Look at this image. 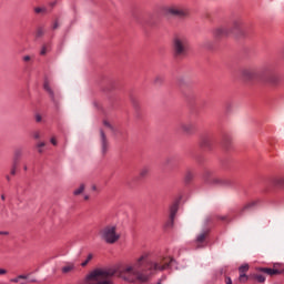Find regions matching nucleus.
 <instances>
[{"label": "nucleus", "instance_id": "obj_14", "mask_svg": "<svg viewBox=\"0 0 284 284\" xmlns=\"http://www.w3.org/2000/svg\"><path fill=\"white\" fill-rule=\"evenodd\" d=\"M45 34V29L43 27H38L36 31L37 39H41Z\"/></svg>", "mask_w": 284, "mask_h": 284}, {"label": "nucleus", "instance_id": "obj_5", "mask_svg": "<svg viewBox=\"0 0 284 284\" xmlns=\"http://www.w3.org/2000/svg\"><path fill=\"white\" fill-rule=\"evenodd\" d=\"M100 234L103 241L109 243V245H114V243L121 239V235L116 233V226H106L100 232Z\"/></svg>", "mask_w": 284, "mask_h": 284}, {"label": "nucleus", "instance_id": "obj_29", "mask_svg": "<svg viewBox=\"0 0 284 284\" xmlns=\"http://www.w3.org/2000/svg\"><path fill=\"white\" fill-rule=\"evenodd\" d=\"M33 139H36V141H39V139H41V133H39V131H36L32 133Z\"/></svg>", "mask_w": 284, "mask_h": 284}, {"label": "nucleus", "instance_id": "obj_51", "mask_svg": "<svg viewBox=\"0 0 284 284\" xmlns=\"http://www.w3.org/2000/svg\"><path fill=\"white\" fill-rule=\"evenodd\" d=\"M156 284H161V282H158Z\"/></svg>", "mask_w": 284, "mask_h": 284}, {"label": "nucleus", "instance_id": "obj_23", "mask_svg": "<svg viewBox=\"0 0 284 284\" xmlns=\"http://www.w3.org/2000/svg\"><path fill=\"white\" fill-rule=\"evenodd\" d=\"M102 154H105L108 150H110V145L108 143H103L101 145Z\"/></svg>", "mask_w": 284, "mask_h": 284}, {"label": "nucleus", "instance_id": "obj_19", "mask_svg": "<svg viewBox=\"0 0 284 284\" xmlns=\"http://www.w3.org/2000/svg\"><path fill=\"white\" fill-rule=\"evenodd\" d=\"M207 236V232H203L201 233L197 237H196V243H203L205 241V237Z\"/></svg>", "mask_w": 284, "mask_h": 284}, {"label": "nucleus", "instance_id": "obj_10", "mask_svg": "<svg viewBox=\"0 0 284 284\" xmlns=\"http://www.w3.org/2000/svg\"><path fill=\"white\" fill-rule=\"evenodd\" d=\"M43 89L45 90V92H48L51 101H55L54 99V91L52 90V88L50 87V80L49 79H45L44 80V83H43Z\"/></svg>", "mask_w": 284, "mask_h": 284}, {"label": "nucleus", "instance_id": "obj_28", "mask_svg": "<svg viewBox=\"0 0 284 284\" xmlns=\"http://www.w3.org/2000/svg\"><path fill=\"white\" fill-rule=\"evenodd\" d=\"M100 136H101V142L105 143L108 140L105 139V132L103 130H100Z\"/></svg>", "mask_w": 284, "mask_h": 284}, {"label": "nucleus", "instance_id": "obj_47", "mask_svg": "<svg viewBox=\"0 0 284 284\" xmlns=\"http://www.w3.org/2000/svg\"><path fill=\"white\" fill-rule=\"evenodd\" d=\"M88 199H90V196L85 195V196H84V200L88 201Z\"/></svg>", "mask_w": 284, "mask_h": 284}, {"label": "nucleus", "instance_id": "obj_50", "mask_svg": "<svg viewBox=\"0 0 284 284\" xmlns=\"http://www.w3.org/2000/svg\"><path fill=\"white\" fill-rule=\"evenodd\" d=\"M227 141H234L233 139H229Z\"/></svg>", "mask_w": 284, "mask_h": 284}, {"label": "nucleus", "instance_id": "obj_35", "mask_svg": "<svg viewBox=\"0 0 284 284\" xmlns=\"http://www.w3.org/2000/svg\"><path fill=\"white\" fill-rule=\"evenodd\" d=\"M201 139L204 142L211 141L210 135H202Z\"/></svg>", "mask_w": 284, "mask_h": 284}, {"label": "nucleus", "instance_id": "obj_40", "mask_svg": "<svg viewBox=\"0 0 284 284\" xmlns=\"http://www.w3.org/2000/svg\"><path fill=\"white\" fill-rule=\"evenodd\" d=\"M225 283H226V284H232V278L226 277V278H225Z\"/></svg>", "mask_w": 284, "mask_h": 284}, {"label": "nucleus", "instance_id": "obj_41", "mask_svg": "<svg viewBox=\"0 0 284 284\" xmlns=\"http://www.w3.org/2000/svg\"><path fill=\"white\" fill-rule=\"evenodd\" d=\"M50 143H57V138H51Z\"/></svg>", "mask_w": 284, "mask_h": 284}, {"label": "nucleus", "instance_id": "obj_30", "mask_svg": "<svg viewBox=\"0 0 284 284\" xmlns=\"http://www.w3.org/2000/svg\"><path fill=\"white\" fill-rule=\"evenodd\" d=\"M45 148V143H40V144H38L37 145V150H38V152H43V149Z\"/></svg>", "mask_w": 284, "mask_h": 284}, {"label": "nucleus", "instance_id": "obj_9", "mask_svg": "<svg viewBox=\"0 0 284 284\" xmlns=\"http://www.w3.org/2000/svg\"><path fill=\"white\" fill-rule=\"evenodd\" d=\"M182 132H184V134H195L196 133V124L192 123V122H187V123H181L180 125Z\"/></svg>", "mask_w": 284, "mask_h": 284}, {"label": "nucleus", "instance_id": "obj_38", "mask_svg": "<svg viewBox=\"0 0 284 284\" xmlns=\"http://www.w3.org/2000/svg\"><path fill=\"white\" fill-rule=\"evenodd\" d=\"M103 124L105 125V128H109V130H112V124H110V122L104 120Z\"/></svg>", "mask_w": 284, "mask_h": 284}, {"label": "nucleus", "instance_id": "obj_18", "mask_svg": "<svg viewBox=\"0 0 284 284\" xmlns=\"http://www.w3.org/2000/svg\"><path fill=\"white\" fill-rule=\"evenodd\" d=\"M254 278H255V281H257V283H265V277H264V275L261 274V273H256V274L254 275Z\"/></svg>", "mask_w": 284, "mask_h": 284}, {"label": "nucleus", "instance_id": "obj_37", "mask_svg": "<svg viewBox=\"0 0 284 284\" xmlns=\"http://www.w3.org/2000/svg\"><path fill=\"white\" fill-rule=\"evenodd\" d=\"M31 57L30 55H24L23 58H22V60L26 62V63H28V61H31Z\"/></svg>", "mask_w": 284, "mask_h": 284}, {"label": "nucleus", "instance_id": "obj_20", "mask_svg": "<svg viewBox=\"0 0 284 284\" xmlns=\"http://www.w3.org/2000/svg\"><path fill=\"white\" fill-rule=\"evenodd\" d=\"M94 258V255L90 253L84 262L81 263L82 267H85L91 260Z\"/></svg>", "mask_w": 284, "mask_h": 284}, {"label": "nucleus", "instance_id": "obj_34", "mask_svg": "<svg viewBox=\"0 0 284 284\" xmlns=\"http://www.w3.org/2000/svg\"><path fill=\"white\" fill-rule=\"evenodd\" d=\"M6 274H8V270L0 268V276H6Z\"/></svg>", "mask_w": 284, "mask_h": 284}, {"label": "nucleus", "instance_id": "obj_27", "mask_svg": "<svg viewBox=\"0 0 284 284\" xmlns=\"http://www.w3.org/2000/svg\"><path fill=\"white\" fill-rule=\"evenodd\" d=\"M278 275L284 274V264H277Z\"/></svg>", "mask_w": 284, "mask_h": 284}, {"label": "nucleus", "instance_id": "obj_26", "mask_svg": "<svg viewBox=\"0 0 284 284\" xmlns=\"http://www.w3.org/2000/svg\"><path fill=\"white\" fill-rule=\"evenodd\" d=\"M36 14H41V12H45V8L37 7L34 8Z\"/></svg>", "mask_w": 284, "mask_h": 284}, {"label": "nucleus", "instance_id": "obj_42", "mask_svg": "<svg viewBox=\"0 0 284 284\" xmlns=\"http://www.w3.org/2000/svg\"><path fill=\"white\" fill-rule=\"evenodd\" d=\"M20 155H21V152H20V151H17V152H16V159H19Z\"/></svg>", "mask_w": 284, "mask_h": 284}, {"label": "nucleus", "instance_id": "obj_21", "mask_svg": "<svg viewBox=\"0 0 284 284\" xmlns=\"http://www.w3.org/2000/svg\"><path fill=\"white\" fill-rule=\"evenodd\" d=\"M254 205H256V202H251V203L244 205V207L241 210V214H243V212H245V210H250V207H254Z\"/></svg>", "mask_w": 284, "mask_h": 284}, {"label": "nucleus", "instance_id": "obj_7", "mask_svg": "<svg viewBox=\"0 0 284 284\" xmlns=\"http://www.w3.org/2000/svg\"><path fill=\"white\" fill-rule=\"evenodd\" d=\"M10 283L28 284V283H37V280L30 278V274H22V275H18L14 278H11Z\"/></svg>", "mask_w": 284, "mask_h": 284}, {"label": "nucleus", "instance_id": "obj_8", "mask_svg": "<svg viewBox=\"0 0 284 284\" xmlns=\"http://www.w3.org/2000/svg\"><path fill=\"white\" fill-rule=\"evenodd\" d=\"M256 272L266 274V276H278V264H274L273 268L270 267H257Z\"/></svg>", "mask_w": 284, "mask_h": 284}, {"label": "nucleus", "instance_id": "obj_33", "mask_svg": "<svg viewBox=\"0 0 284 284\" xmlns=\"http://www.w3.org/2000/svg\"><path fill=\"white\" fill-rule=\"evenodd\" d=\"M42 116H41V114H36V121H37V123H41V121H42Z\"/></svg>", "mask_w": 284, "mask_h": 284}, {"label": "nucleus", "instance_id": "obj_22", "mask_svg": "<svg viewBox=\"0 0 284 284\" xmlns=\"http://www.w3.org/2000/svg\"><path fill=\"white\" fill-rule=\"evenodd\" d=\"M192 179H194V173H192V172H187L186 174H185V181H186V183H190V181H192Z\"/></svg>", "mask_w": 284, "mask_h": 284}, {"label": "nucleus", "instance_id": "obj_13", "mask_svg": "<svg viewBox=\"0 0 284 284\" xmlns=\"http://www.w3.org/2000/svg\"><path fill=\"white\" fill-rule=\"evenodd\" d=\"M148 174H150V168L149 166H144L140 170V178L141 179H145V176H148Z\"/></svg>", "mask_w": 284, "mask_h": 284}, {"label": "nucleus", "instance_id": "obj_43", "mask_svg": "<svg viewBox=\"0 0 284 284\" xmlns=\"http://www.w3.org/2000/svg\"><path fill=\"white\" fill-rule=\"evenodd\" d=\"M220 219H221V221H227V216H222Z\"/></svg>", "mask_w": 284, "mask_h": 284}, {"label": "nucleus", "instance_id": "obj_6", "mask_svg": "<svg viewBox=\"0 0 284 284\" xmlns=\"http://www.w3.org/2000/svg\"><path fill=\"white\" fill-rule=\"evenodd\" d=\"M160 12L164 16L171 14V17H187V10L179 7H162Z\"/></svg>", "mask_w": 284, "mask_h": 284}, {"label": "nucleus", "instance_id": "obj_31", "mask_svg": "<svg viewBox=\"0 0 284 284\" xmlns=\"http://www.w3.org/2000/svg\"><path fill=\"white\" fill-rule=\"evenodd\" d=\"M51 28H52V30H58V28H59V20H55Z\"/></svg>", "mask_w": 284, "mask_h": 284}, {"label": "nucleus", "instance_id": "obj_32", "mask_svg": "<svg viewBox=\"0 0 284 284\" xmlns=\"http://www.w3.org/2000/svg\"><path fill=\"white\" fill-rule=\"evenodd\" d=\"M276 185H284V178H280L276 180Z\"/></svg>", "mask_w": 284, "mask_h": 284}, {"label": "nucleus", "instance_id": "obj_3", "mask_svg": "<svg viewBox=\"0 0 284 284\" xmlns=\"http://www.w3.org/2000/svg\"><path fill=\"white\" fill-rule=\"evenodd\" d=\"M233 34L239 39L245 38L250 36V31L247 27L243 26V21L235 20L232 24V28H217L213 31V36L215 39H225V37H230Z\"/></svg>", "mask_w": 284, "mask_h": 284}, {"label": "nucleus", "instance_id": "obj_46", "mask_svg": "<svg viewBox=\"0 0 284 284\" xmlns=\"http://www.w3.org/2000/svg\"><path fill=\"white\" fill-rule=\"evenodd\" d=\"M1 199H2V201H6V195L2 194V195H1Z\"/></svg>", "mask_w": 284, "mask_h": 284}, {"label": "nucleus", "instance_id": "obj_39", "mask_svg": "<svg viewBox=\"0 0 284 284\" xmlns=\"http://www.w3.org/2000/svg\"><path fill=\"white\" fill-rule=\"evenodd\" d=\"M8 234H10V232H8V231H0V235L1 236H8Z\"/></svg>", "mask_w": 284, "mask_h": 284}, {"label": "nucleus", "instance_id": "obj_11", "mask_svg": "<svg viewBox=\"0 0 284 284\" xmlns=\"http://www.w3.org/2000/svg\"><path fill=\"white\" fill-rule=\"evenodd\" d=\"M176 212H179V204H173L171 207H170V223L169 225H174V219L176 216Z\"/></svg>", "mask_w": 284, "mask_h": 284}, {"label": "nucleus", "instance_id": "obj_25", "mask_svg": "<svg viewBox=\"0 0 284 284\" xmlns=\"http://www.w3.org/2000/svg\"><path fill=\"white\" fill-rule=\"evenodd\" d=\"M40 54L42 55V57H45V54H48V45H42V48H41V51H40Z\"/></svg>", "mask_w": 284, "mask_h": 284}, {"label": "nucleus", "instance_id": "obj_49", "mask_svg": "<svg viewBox=\"0 0 284 284\" xmlns=\"http://www.w3.org/2000/svg\"><path fill=\"white\" fill-rule=\"evenodd\" d=\"M206 223H210V219H206Z\"/></svg>", "mask_w": 284, "mask_h": 284}, {"label": "nucleus", "instance_id": "obj_15", "mask_svg": "<svg viewBox=\"0 0 284 284\" xmlns=\"http://www.w3.org/2000/svg\"><path fill=\"white\" fill-rule=\"evenodd\" d=\"M165 81V78L163 75H156L153 80L154 85H161Z\"/></svg>", "mask_w": 284, "mask_h": 284}, {"label": "nucleus", "instance_id": "obj_17", "mask_svg": "<svg viewBox=\"0 0 284 284\" xmlns=\"http://www.w3.org/2000/svg\"><path fill=\"white\" fill-rule=\"evenodd\" d=\"M248 271H250V265L248 264H244V265L239 267L240 274H246V272H248Z\"/></svg>", "mask_w": 284, "mask_h": 284}, {"label": "nucleus", "instance_id": "obj_2", "mask_svg": "<svg viewBox=\"0 0 284 284\" xmlns=\"http://www.w3.org/2000/svg\"><path fill=\"white\" fill-rule=\"evenodd\" d=\"M242 77L245 81H260V83H265L272 88H276V85L281 83V78H278L272 64L262 67L258 71H254V69H243Z\"/></svg>", "mask_w": 284, "mask_h": 284}, {"label": "nucleus", "instance_id": "obj_24", "mask_svg": "<svg viewBox=\"0 0 284 284\" xmlns=\"http://www.w3.org/2000/svg\"><path fill=\"white\" fill-rule=\"evenodd\" d=\"M240 282L241 283H246L247 281V275L245 273H240Z\"/></svg>", "mask_w": 284, "mask_h": 284}, {"label": "nucleus", "instance_id": "obj_1", "mask_svg": "<svg viewBox=\"0 0 284 284\" xmlns=\"http://www.w3.org/2000/svg\"><path fill=\"white\" fill-rule=\"evenodd\" d=\"M174 258L170 256L159 257L156 261L150 260L148 253L142 254L132 264H126L119 272L120 278L126 283H148L154 272L168 270Z\"/></svg>", "mask_w": 284, "mask_h": 284}, {"label": "nucleus", "instance_id": "obj_36", "mask_svg": "<svg viewBox=\"0 0 284 284\" xmlns=\"http://www.w3.org/2000/svg\"><path fill=\"white\" fill-rule=\"evenodd\" d=\"M16 174H17V164H14L11 170V175L14 176Z\"/></svg>", "mask_w": 284, "mask_h": 284}, {"label": "nucleus", "instance_id": "obj_16", "mask_svg": "<svg viewBox=\"0 0 284 284\" xmlns=\"http://www.w3.org/2000/svg\"><path fill=\"white\" fill-rule=\"evenodd\" d=\"M83 190H85V185L81 184L77 190L73 191L74 196H79V194H83Z\"/></svg>", "mask_w": 284, "mask_h": 284}, {"label": "nucleus", "instance_id": "obj_44", "mask_svg": "<svg viewBox=\"0 0 284 284\" xmlns=\"http://www.w3.org/2000/svg\"><path fill=\"white\" fill-rule=\"evenodd\" d=\"M179 85H183V80L182 79L179 80Z\"/></svg>", "mask_w": 284, "mask_h": 284}, {"label": "nucleus", "instance_id": "obj_48", "mask_svg": "<svg viewBox=\"0 0 284 284\" xmlns=\"http://www.w3.org/2000/svg\"><path fill=\"white\" fill-rule=\"evenodd\" d=\"M7 181H10V176H7Z\"/></svg>", "mask_w": 284, "mask_h": 284}, {"label": "nucleus", "instance_id": "obj_4", "mask_svg": "<svg viewBox=\"0 0 284 284\" xmlns=\"http://www.w3.org/2000/svg\"><path fill=\"white\" fill-rule=\"evenodd\" d=\"M172 48L175 59H185L190 52V40L185 36H176L173 38Z\"/></svg>", "mask_w": 284, "mask_h": 284}, {"label": "nucleus", "instance_id": "obj_12", "mask_svg": "<svg viewBox=\"0 0 284 284\" xmlns=\"http://www.w3.org/2000/svg\"><path fill=\"white\" fill-rule=\"evenodd\" d=\"M70 272H74V264H67L62 267V274H70Z\"/></svg>", "mask_w": 284, "mask_h": 284}, {"label": "nucleus", "instance_id": "obj_45", "mask_svg": "<svg viewBox=\"0 0 284 284\" xmlns=\"http://www.w3.org/2000/svg\"><path fill=\"white\" fill-rule=\"evenodd\" d=\"M214 183H221V180L214 179Z\"/></svg>", "mask_w": 284, "mask_h": 284}]
</instances>
